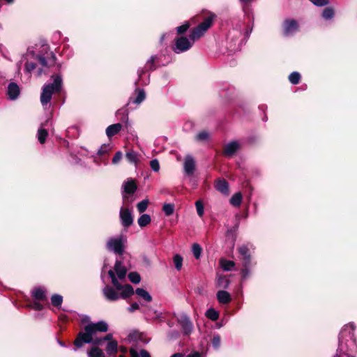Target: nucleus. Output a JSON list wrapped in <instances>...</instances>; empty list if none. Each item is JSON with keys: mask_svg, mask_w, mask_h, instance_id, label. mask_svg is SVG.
Wrapping results in <instances>:
<instances>
[{"mask_svg": "<svg viewBox=\"0 0 357 357\" xmlns=\"http://www.w3.org/2000/svg\"><path fill=\"white\" fill-rule=\"evenodd\" d=\"M126 275V268L121 261L116 260L113 268L108 271V275L115 289L107 285L102 289L103 295L107 301H116L119 298L126 299L134 294V289L130 284H123Z\"/></svg>", "mask_w": 357, "mask_h": 357, "instance_id": "f257e3e1", "label": "nucleus"}, {"mask_svg": "<svg viewBox=\"0 0 357 357\" xmlns=\"http://www.w3.org/2000/svg\"><path fill=\"white\" fill-rule=\"evenodd\" d=\"M214 17L215 15L213 14L208 16L203 22L191 31L188 38L183 36L177 38L175 40L173 51L176 54H181L189 50L192 47L195 41L200 38L211 27Z\"/></svg>", "mask_w": 357, "mask_h": 357, "instance_id": "f03ea898", "label": "nucleus"}, {"mask_svg": "<svg viewBox=\"0 0 357 357\" xmlns=\"http://www.w3.org/2000/svg\"><path fill=\"white\" fill-rule=\"evenodd\" d=\"M52 83L46 84L43 86L40 95V102L44 107L51 100L52 95L59 93L62 87L63 80L61 75H52Z\"/></svg>", "mask_w": 357, "mask_h": 357, "instance_id": "7ed1b4c3", "label": "nucleus"}, {"mask_svg": "<svg viewBox=\"0 0 357 357\" xmlns=\"http://www.w3.org/2000/svg\"><path fill=\"white\" fill-rule=\"evenodd\" d=\"M82 322L84 324V330L78 333L74 341V347L73 348L74 351L79 350L84 344H89V317L88 316L84 317L82 319Z\"/></svg>", "mask_w": 357, "mask_h": 357, "instance_id": "20e7f679", "label": "nucleus"}, {"mask_svg": "<svg viewBox=\"0 0 357 357\" xmlns=\"http://www.w3.org/2000/svg\"><path fill=\"white\" fill-rule=\"evenodd\" d=\"M126 243L127 238L124 235L120 234L109 238L106 243V248L109 251L122 255L125 251Z\"/></svg>", "mask_w": 357, "mask_h": 357, "instance_id": "39448f33", "label": "nucleus"}, {"mask_svg": "<svg viewBox=\"0 0 357 357\" xmlns=\"http://www.w3.org/2000/svg\"><path fill=\"white\" fill-rule=\"evenodd\" d=\"M355 325L354 323H349L345 325L339 334V344L342 346L347 342L355 343L354 338Z\"/></svg>", "mask_w": 357, "mask_h": 357, "instance_id": "423d86ee", "label": "nucleus"}, {"mask_svg": "<svg viewBox=\"0 0 357 357\" xmlns=\"http://www.w3.org/2000/svg\"><path fill=\"white\" fill-rule=\"evenodd\" d=\"M177 321L181 326L184 335H190L192 332L193 325L190 317L185 313H181L177 317Z\"/></svg>", "mask_w": 357, "mask_h": 357, "instance_id": "0eeeda50", "label": "nucleus"}, {"mask_svg": "<svg viewBox=\"0 0 357 357\" xmlns=\"http://www.w3.org/2000/svg\"><path fill=\"white\" fill-rule=\"evenodd\" d=\"M142 313H143L144 318L146 320L155 321L160 320L162 317V312L154 310L150 306L142 304Z\"/></svg>", "mask_w": 357, "mask_h": 357, "instance_id": "6e6552de", "label": "nucleus"}, {"mask_svg": "<svg viewBox=\"0 0 357 357\" xmlns=\"http://www.w3.org/2000/svg\"><path fill=\"white\" fill-rule=\"evenodd\" d=\"M298 31V24L295 20H286L283 22V35L291 36Z\"/></svg>", "mask_w": 357, "mask_h": 357, "instance_id": "1a4fd4ad", "label": "nucleus"}, {"mask_svg": "<svg viewBox=\"0 0 357 357\" xmlns=\"http://www.w3.org/2000/svg\"><path fill=\"white\" fill-rule=\"evenodd\" d=\"M108 331V324L105 321H99L96 323L91 322V343L93 341L95 334L97 332H107Z\"/></svg>", "mask_w": 357, "mask_h": 357, "instance_id": "9d476101", "label": "nucleus"}, {"mask_svg": "<svg viewBox=\"0 0 357 357\" xmlns=\"http://www.w3.org/2000/svg\"><path fill=\"white\" fill-rule=\"evenodd\" d=\"M119 215L121 222L124 227H129L132 225L133 217L130 209L121 207Z\"/></svg>", "mask_w": 357, "mask_h": 357, "instance_id": "9b49d317", "label": "nucleus"}, {"mask_svg": "<svg viewBox=\"0 0 357 357\" xmlns=\"http://www.w3.org/2000/svg\"><path fill=\"white\" fill-rule=\"evenodd\" d=\"M20 94V88L15 82L8 84L6 91L8 98L10 100H15Z\"/></svg>", "mask_w": 357, "mask_h": 357, "instance_id": "f8f14e48", "label": "nucleus"}, {"mask_svg": "<svg viewBox=\"0 0 357 357\" xmlns=\"http://www.w3.org/2000/svg\"><path fill=\"white\" fill-rule=\"evenodd\" d=\"M112 149V146L109 144H102L97 151V155L100 158V162H103L106 163V155L109 153V151ZM93 161L95 162L99 163V160L96 157L94 158Z\"/></svg>", "mask_w": 357, "mask_h": 357, "instance_id": "ddd939ff", "label": "nucleus"}, {"mask_svg": "<svg viewBox=\"0 0 357 357\" xmlns=\"http://www.w3.org/2000/svg\"><path fill=\"white\" fill-rule=\"evenodd\" d=\"M183 169L185 174L192 175L195 169V162L194 158L188 155L185 158L183 163Z\"/></svg>", "mask_w": 357, "mask_h": 357, "instance_id": "4468645a", "label": "nucleus"}, {"mask_svg": "<svg viewBox=\"0 0 357 357\" xmlns=\"http://www.w3.org/2000/svg\"><path fill=\"white\" fill-rule=\"evenodd\" d=\"M239 149V144L237 141H232L225 146L224 154L227 157L234 155Z\"/></svg>", "mask_w": 357, "mask_h": 357, "instance_id": "2eb2a0df", "label": "nucleus"}, {"mask_svg": "<svg viewBox=\"0 0 357 357\" xmlns=\"http://www.w3.org/2000/svg\"><path fill=\"white\" fill-rule=\"evenodd\" d=\"M156 59V56L153 55L151 56L146 61V66L144 68H141L137 70V74L139 78H141L142 75L146 71V70H153L155 69L154 62Z\"/></svg>", "mask_w": 357, "mask_h": 357, "instance_id": "dca6fc26", "label": "nucleus"}, {"mask_svg": "<svg viewBox=\"0 0 357 357\" xmlns=\"http://www.w3.org/2000/svg\"><path fill=\"white\" fill-rule=\"evenodd\" d=\"M50 119H47L44 123H42L40 127L38 130L37 137L40 144L45 142L46 138L48 135L47 130L44 128L47 126Z\"/></svg>", "mask_w": 357, "mask_h": 357, "instance_id": "f3484780", "label": "nucleus"}, {"mask_svg": "<svg viewBox=\"0 0 357 357\" xmlns=\"http://www.w3.org/2000/svg\"><path fill=\"white\" fill-rule=\"evenodd\" d=\"M239 254L242 256L243 263L245 265L250 264L251 257L250 254V250L246 245H242L238 248Z\"/></svg>", "mask_w": 357, "mask_h": 357, "instance_id": "a211bd4d", "label": "nucleus"}, {"mask_svg": "<svg viewBox=\"0 0 357 357\" xmlns=\"http://www.w3.org/2000/svg\"><path fill=\"white\" fill-rule=\"evenodd\" d=\"M31 296L36 300L44 301L47 297L46 289L41 287H36L32 291Z\"/></svg>", "mask_w": 357, "mask_h": 357, "instance_id": "6ab92c4d", "label": "nucleus"}, {"mask_svg": "<svg viewBox=\"0 0 357 357\" xmlns=\"http://www.w3.org/2000/svg\"><path fill=\"white\" fill-rule=\"evenodd\" d=\"M217 299L221 304H227L231 302V297L229 293L224 290H220L216 294Z\"/></svg>", "mask_w": 357, "mask_h": 357, "instance_id": "aec40b11", "label": "nucleus"}, {"mask_svg": "<svg viewBox=\"0 0 357 357\" xmlns=\"http://www.w3.org/2000/svg\"><path fill=\"white\" fill-rule=\"evenodd\" d=\"M215 188L223 195L229 194V185L226 180L219 179L215 183Z\"/></svg>", "mask_w": 357, "mask_h": 357, "instance_id": "412c9836", "label": "nucleus"}, {"mask_svg": "<svg viewBox=\"0 0 357 357\" xmlns=\"http://www.w3.org/2000/svg\"><path fill=\"white\" fill-rule=\"evenodd\" d=\"M108 356L114 357L118 351V343L116 340L108 342L105 347Z\"/></svg>", "mask_w": 357, "mask_h": 357, "instance_id": "4be33fe9", "label": "nucleus"}, {"mask_svg": "<svg viewBox=\"0 0 357 357\" xmlns=\"http://www.w3.org/2000/svg\"><path fill=\"white\" fill-rule=\"evenodd\" d=\"M123 188L125 192L133 194L137 190V185L132 178H128L123 184Z\"/></svg>", "mask_w": 357, "mask_h": 357, "instance_id": "5701e85b", "label": "nucleus"}, {"mask_svg": "<svg viewBox=\"0 0 357 357\" xmlns=\"http://www.w3.org/2000/svg\"><path fill=\"white\" fill-rule=\"evenodd\" d=\"M122 124L120 123H114L109 126L106 129V135L110 138L112 136L116 135L122 128Z\"/></svg>", "mask_w": 357, "mask_h": 357, "instance_id": "b1692460", "label": "nucleus"}, {"mask_svg": "<svg viewBox=\"0 0 357 357\" xmlns=\"http://www.w3.org/2000/svg\"><path fill=\"white\" fill-rule=\"evenodd\" d=\"M36 58L38 60L39 63L43 67H46L48 65H50V66L53 65L55 63V61H56V55L53 52H51V57L49 59L48 61L42 55H38L36 56Z\"/></svg>", "mask_w": 357, "mask_h": 357, "instance_id": "393cba45", "label": "nucleus"}, {"mask_svg": "<svg viewBox=\"0 0 357 357\" xmlns=\"http://www.w3.org/2000/svg\"><path fill=\"white\" fill-rule=\"evenodd\" d=\"M139 154L135 151H129L126 153L127 160L132 164L137 165L139 161Z\"/></svg>", "mask_w": 357, "mask_h": 357, "instance_id": "a878e982", "label": "nucleus"}, {"mask_svg": "<svg viewBox=\"0 0 357 357\" xmlns=\"http://www.w3.org/2000/svg\"><path fill=\"white\" fill-rule=\"evenodd\" d=\"M136 294L146 302H151L152 301V296L151 294L143 288H137L135 290Z\"/></svg>", "mask_w": 357, "mask_h": 357, "instance_id": "bb28decb", "label": "nucleus"}, {"mask_svg": "<svg viewBox=\"0 0 357 357\" xmlns=\"http://www.w3.org/2000/svg\"><path fill=\"white\" fill-rule=\"evenodd\" d=\"M230 284L229 280L225 276H219L217 278L216 285L218 287L227 289Z\"/></svg>", "mask_w": 357, "mask_h": 357, "instance_id": "cd10ccee", "label": "nucleus"}, {"mask_svg": "<svg viewBox=\"0 0 357 357\" xmlns=\"http://www.w3.org/2000/svg\"><path fill=\"white\" fill-rule=\"evenodd\" d=\"M151 221V216L149 214H142L137 220V223L140 227L147 226Z\"/></svg>", "mask_w": 357, "mask_h": 357, "instance_id": "c85d7f7f", "label": "nucleus"}, {"mask_svg": "<svg viewBox=\"0 0 357 357\" xmlns=\"http://www.w3.org/2000/svg\"><path fill=\"white\" fill-rule=\"evenodd\" d=\"M242 198H243V197H242L241 193L236 192L231 196V197L229 200V203L235 207H238V206H240V205L241 204Z\"/></svg>", "mask_w": 357, "mask_h": 357, "instance_id": "c756f323", "label": "nucleus"}, {"mask_svg": "<svg viewBox=\"0 0 357 357\" xmlns=\"http://www.w3.org/2000/svg\"><path fill=\"white\" fill-rule=\"evenodd\" d=\"M63 303V297L60 294H54L51 296V303L53 306L59 308Z\"/></svg>", "mask_w": 357, "mask_h": 357, "instance_id": "7c9ffc66", "label": "nucleus"}, {"mask_svg": "<svg viewBox=\"0 0 357 357\" xmlns=\"http://www.w3.org/2000/svg\"><path fill=\"white\" fill-rule=\"evenodd\" d=\"M112 340H114L112 334L108 333L104 337H102V338L95 337L93 339V341L91 344H96V345H102V343L105 341L110 342Z\"/></svg>", "mask_w": 357, "mask_h": 357, "instance_id": "2f4dec72", "label": "nucleus"}, {"mask_svg": "<svg viewBox=\"0 0 357 357\" xmlns=\"http://www.w3.org/2000/svg\"><path fill=\"white\" fill-rule=\"evenodd\" d=\"M205 315L207 318L210 319L212 321H216L219 318L218 312L212 307L206 310Z\"/></svg>", "mask_w": 357, "mask_h": 357, "instance_id": "473e14b6", "label": "nucleus"}, {"mask_svg": "<svg viewBox=\"0 0 357 357\" xmlns=\"http://www.w3.org/2000/svg\"><path fill=\"white\" fill-rule=\"evenodd\" d=\"M192 252L196 259H199L202 255V248L198 243H194L192 246Z\"/></svg>", "mask_w": 357, "mask_h": 357, "instance_id": "72a5a7b5", "label": "nucleus"}, {"mask_svg": "<svg viewBox=\"0 0 357 357\" xmlns=\"http://www.w3.org/2000/svg\"><path fill=\"white\" fill-rule=\"evenodd\" d=\"M146 98L145 91L143 89L138 91L137 97L132 100V102L137 105L142 103Z\"/></svg>", "mask_w": 357, "mask_h": 357, "instance_id": "f704fd0d", "label": "nucleus"}, {"mask_svg": "<svg viewBox=\"0 0 357 357\" xmlns=\"http://www.w3.org/2000/svg\"><path fill=\"white\" fill-rule=\"evenodd\" d=\"M173 261L175 268L177 271H180L183 265V257L180 255H175L173 257Z\"/></svg>", "mask_w": 357, "mask_h": 357, "instance_id": "c9c22d12", "label": "nucleus"}, {"mask_svg": "<svg viewBox=\"0 0 357 357\" xmlns=\"http://www.w3.org/2000/svg\"><path fill=\"white\" fill-rule=\"evenodd\" d=\"M162 211L166 216H169L174 212V205L169 203L165 204L162 206Z\"/></svg>", "mask_w": 357, "mask_h": 357, "instance_id": "e433bc0d", "label": "nucleus"}, {"mask_svg": "<svg viewBox=\"0 0 357 357\" xmlns=\"http://www.w3.org/2000/svg\"><path fill=\"white\" fill-rule=\"evenodd\" d=\"M220 263L222 268L226 271H231L235 266V263L233 261L221 260Z\"/></svg>", "mask_w": 357, "mask_h": 357, "instance_id": "4c0bfd02", "label": "nucleus"}, {"mask_svg": "<svg viewBox=\"0 0 357 357\" xmlns=\"http://www.w3.org/2000/svg\"><path fill=\"white\" fill-rule=\"evenodd\" d=\"M91 357H105V354L98 347H91Z\"/></svg>", "mask_w": 357, "mask_h": 357, "instance_id": "58836bf2", "label": "nucleus"}, {"mask_svg": "<svg viewBox=\"0 0 357 357\" xmlns=\"http://www.w3.org/2000/svg\"><path fill=\"white\" fill-rule=\"evenodd\" d=\"M301 79V75L298 72H293L289 75V80L292 84H298Z\"/></svg>", "mask_w": 357, "mask_h": 357, "instance_id": "ea45409f", "label": "nucleus"}, {"mask_svg": "<svg viewBox=\"0 0 357 357\" xmlns=\"http://www.w3.org/2000/svg\"><path fill=\"white\" fill-rule=\"evenodd\" d=\"M334 10L331 7H328L324 10L322 16L326 20H331L334 17Z\"/></svg>", "mask_w": 357, "mask_h": 357, "instance_id": "a19ab883", "label": "nucleus"}, {"mask_svg": "<svg viewBox=\"0 0 357 357\" xmlns=\"http://www.w3.org/2000/svg\"><path fill=\"white\" fill-rule=\"evenodd\" d=\"M130 281L134 284H138L140 282L141 277L137 272H131L128 275Z\"/></svg>", "mask_w": 357, "mask_h": 357, "instance_id": "79ce46f5", "label": "nucleus"}, {"mask_svg": "<svg viewBox=\"0 0 357 357\" xmlns=\"http://www.w3.org/2000/svg\"><path fill=\"white\" fill-rule=\"evenodd\" d=\"M149 203V199H143L142 201L139 202L137 204V208L138 211L140 213H144L147 209Z\"/></svg>", "mask_w": 357, "mask_h": 357, "instance_id": "37998d69", "label": "nucleus"}, {"mask_svg": "<svg viewBox=\"0 0 357 357\" xmlns=\"http://www.w3.org/2000/svg\"><path fill=\"white\" fill-rule=\"evenodd\" d=\"M130 355L132 357H151L149 353L146 350H141L139 354L137 353V351L131 349L130 350Z\"/></svg>", "mask_w": 357, "mask_h": 357, "instance_id": "c03bdc74", "label": "nucleus"}, {"mask_svg": "<svg viewBox=\"0 0 357 357\" xmlns=\"http://www.w3.org/2000/svg\"><path fill=\"white\" fill-rule=\"evenodd\" d=\"M129 338L130 340H133L135 341H140L144 343H148L149 340L143 341L142 340V334L138 332H133L129 335Z\"/></svg>", "mask_w": 357, "mask_h": 357, "instance_id": "a18cd8bd", "label": "nucleus"}, {"mask_svg": "<svg viewBox=\"0 0 357 357\" xmlns=\"http://www.w3.org/2000/svg\"><path fill=\"white\" fill-rule=\"evenodd\" d=\"M197 214L199 217H202L204 212V208L202 201L198 200L195 202Z\"/></svg>", "mask_w": 357, "mask_h": 357, "instance_id": "49530a36", "label": "nucleus"}, {"mask_svg": "<svg viewBox=\"0 0 357 357\" xmlns=\"http://www.w3.org/2000/svg\"><path fill=\"white\" fill-rule=\"evenodd\" d=\"M250 264L245 265L243 263V268L241 270V274H242V278L244 280L247 279L250 275Z\"/></svg>", "mask_w": 357, "mask_h": 357, "instance_id": "de8ad7c7", "label": "nucleus"}, {"mask_svg": "<svg viewBox=\"0 0 357 357\" xmlns=\"http://www.w3.org/2000/svg\"><path fill=\"white\" fill-rule=\"evenodd\" d=\"M209 138V134L206 131H202L199 132L196 136L197 141H206Z\"/></svg>", "mask_w": 357, "mask_h": 357, "instance_id": "09e8293b", "label": "nucleus"}, {"mask_svg": "<svg viewBox=\"0 0 357 357\" xmlns=\"http://www.w3.org/2000/svg\"><path fill=\"white\" fill-rule=\"evenodd\" d=\"M150 167L153 172H159V170H160L159 161L157 159L151 160L150 161Z\"/></svg>", "mask_w": 357, "mask_h": 357, "instance_id": "8fccbe9b", "label": "nucleus"}, {"mask_svg": "<svg viewBox=\"0 0 357 357\" xmlns=\"http://www.w3.org/2000/svg\"><path fill=\"white\" fill-rule=\"evenodd\" d=\"M231 44L229 46V51L230 52L239 51L241 50V45L239 43H237L236 40H234L233 39H231Z\"/></svg>", "mask_w": 357, "mask_h": 357, "instance_id": "3c124183", "label": "nucleus"}, {"mask_svg": "<svg viewBox=\"0 0 357 357\" xmlns=\"http://www.w3.org/2000/svg\"><path fill=\"white\" fill-rule=\"evenodd\" d=\"M189 27H190V24L188 22H186L183 24L178 26L176 28L177 33L178 34H182V33H185L189 29Z\"/></svg>", "mask_w": 357, "mask_h": 357, "instance_id": "603ef678", "label": "nucleus"}, {"mask_svg": "<svg viewBox=\"0 0 357 357\" xmlns=\"http://www.w3.org/2000/svg\"><path fill=\"white\" fill-rule=\"evenodd\" d=\"M220 337L219 335H215L212 339V345L215 349H218L220 346Z\"/></svg>", "mask_w": 357, "mask_h": 357, "instance_id": "864d4df0", "label": "nucleus"}, {"mask_svg": "<svg viewBox=\"0 0 357 357\" xmlns=\"http://www.w3.org/2000/svg\"><path fill=\"white\" fill-rule=\"evenodd\" d=\"M140 305L142 306V304H139L137 302H135L133 303H132L128 307V311L130 313H132L134 312L136 310H140L142 308H140Z\"/></svg>", "mask_w": 357, "mask_h": 357, "instance_id": "5fc2aeb1", "label": "nucleus"}, {"mask_svg": "<svg viewBox=\"0 0 357 357\" xmlns=\"http://www.w3.org/2000/svg\"><path fill=\"white\" fill-rule=\"evenodd\" d=\"M316 6H324L329 3L328 0H310Z\"/></svg>", "mask_w": 357, "mask_h": 357, "instance_id": "6e6d98bb", "label": "nucleus"}, {"mask_svg": "<svg viewBox=\"0 0 357 357\" xmlns=\"http://www.w3.org/2000/svg\"><path fill=\"white\" fill-rule=\"evenodd\" d=\"M122 155H123V154H122L121 151H117L112 158V163L114 165L119 163L121 161V160L122 159Z\"/></svg>", "mask_w": 357, "mask_h": 357, "instance_id": "4d7b16f0", "label": "nucleus"}, {"mask_svg": "<svg viewBox=\"0 0 357 357\" xmlns=\"http://www.w3.org/2000/svg\"><path fill=\"white\" fill-rule=\"evenodd\" d=\"M36 63L33 62H26L25 64V71L26 73H31L36 68Z\"/></svg>", "mask_w": 357, "mask_h": 357, "instance_id": "13d9d810", "label": "nucleus"}, {"mask_svg": "<svg viewBox=\"0 0 357 357\" xmlns=\"http://www.w3.org/2000/svg\"><path fill=\"white\" fill-rule=\"evenodd\" d=\"M32 308L36 310H42L43 309V305L39 302H34L32 304Z\"/></svg>", "mask_w": 357, "mask_h": 357, "instance_id": "bf43d9fd", "label": "nucleus"}, {"mask_svg": "<svg viewBox=\"0 0 357 357\" xmlns=\"http://www.w3.org/2000/svg\"><path fill=\"white\" fill-rule=\"evenodd\" d=\"M187 357H202V356L200 354V353H199L198 351H195V352H192V353L188 354Z\"/></svg>", "mask_w": 357, "mask_h": 357, "instance_id": "052dcab7", "label": "nucleus"}, {"mask_svg": "<svg viewBox=\"0 0 357 357\" xmlns=\"http://www.w3.org/2000/svg\"><path fill=\"white\" fill-rule=\"evenodd\" d=\"M252 31V28H250V29H247L245 30V38H246V39L249 38V36H250V33H251Z\"/></svg>", "mask_w": 357, "mask_h": 357, "instance_id": "680f3d73", "label": "nucleus"}, {"mask_svg": "<svg viewBox=\"0 0 357 357\" xmlns=\"http://www.w3.org/2000/svg\"><path fill=\"white\" fill-rule=\"evenodd\" d=\"M118 351H121L122 354H125L127 352V349L126 347L120 346L118 347Z\"/></svg>", "mask_w": 357, "mask_h": 357, "instance_id": "e2e57ef3", "label": "nucleus"}, {"mask_svg": "<svg viewBox=\"0 0 357 357\" xmlns=\"http://www.w3.org/2000/svg\"><path fill=\"white\" fill-rule=\"evenodd\" d=\"M170 357H183V354L181 353H176L171 356Z\"/></svg>", "mask_w": 357, "mask_h": 357, "instance_id": "0e129e2a", "label": "nucleus"}, {"mask_svg": "<svg viewBox=\"0 0 357 357\" xmlns=\"http://www.w3.org/2000/svg\"><path fill=\"white\" fill-rule=\"evenodd\" d=\"M57 342H58L59 344L61 347H67L66 344L64 342L60 341L59 340H57Z\"/></svg>", "mask_w": 357, "mask_h": 357, "instance_id": "69168bd1", "label": "nucleus"}, {"mask_svg": "<svg viewBox=\"0 0 357 357\" xmlns=\"http://www.w3.org/2000/svg\"><path fill=\"white\" fill-rule=\"evenodd\" d=\"M6 4L10 5L15 2V0H4Z\"/></svg>", "mask_w": 357, "mask_h": 357, "instance_id": "338daca9", "label": "nucleus"}, {"mask_svg": "<svg viewBox=\"0 0 357 357\" xmlns=\"http://www.w3.org/2000/svg\"><path fill=\"white\" fill-rule=\"evenodd\" d=\"M123 118H124V121H125L126 126H128V114H126Z\"/></svg>", "mask_w": 357, "mask_h": 357, "instance_id": "774afa93", "label": "nucleus"}]
</instances>
